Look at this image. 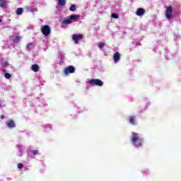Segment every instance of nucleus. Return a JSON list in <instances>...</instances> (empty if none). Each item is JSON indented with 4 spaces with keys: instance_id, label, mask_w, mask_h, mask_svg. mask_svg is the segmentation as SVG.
<instances>
[{
    "instance_id": "1",
    "label": "nucleus",
    "mask_w": 181,
    "mask_h": 181,
    "mask_svg": "<svg viewBox=\"0 0 181 181\" xmlns=\"http://www.w3.org/2000/svg\"><path fill=\"white\" fill-rule=\"evenodd\" d=\"M131 141L136 148H139L142 144V139L139 137L138 133H132Z\"/></svg>"
},
{
    "instance_id": "2",
    "label": "nucleus",
    "mask_w": 181,
    "mask_h": 181,
    "mask_svg": "<svg viewBox=\"0 0 181 181\" xmlns=\"http://www.w3.org/2000/svg\"><path fill=\"white\" fill-rule=\"evenodd\" d=\"M80 18V15H71L70 16L69 19H65L63 21L64 25H70L71 23H73V20L74 19H78Z\"/></svg>"
},
{
    "instance_id": "3",
    "label": "nucleus",
    "mask_w": 181,
    "mask_h": 181,
    "mask_svg": "<svg viewBox=\"0 0 181 181\" xmlns=\"http://www.w3.org/2000/svg\"><path fill=\"white\" fill-rule=\"evenodd\" d=\"M88 83L90 86H98V87H103L104 83L100 79H90Z\"/></svg>"
},
{
    "instance_id": "4",
    "label": "nucleus",
    "mask_w": 181,
    "mask_h": 181,
    "mask_svg": "<svg viewBox=\"0 0 181 181\" xmlns=\"http://www.w3.org/2000/svg\"><path fill=\"white\" fill-rule=\"evenodd\" d=\"M41 32L42 35H44V36H49V35H50L52 32L50 26H49L48 25L42 26V28H41Z\"/></svg>"
},
{
    "instance_id": "5",
    "label": "nucleus",
    "mask_w": 181,
    "mask_h": 181,
    "mask_svg": "<svg viewBox=\"0 0 181 181\" xmlns=\"http://www.w3.org/2000/svg\"><path fill=\"white\" fill-rule=\"evenodd\" d=\"M76 71V68L73 66H69L66 67L64 70V74L66 76H69V74H72L73 73H75Z\"/></svg>"
},
{
    "instance_id": "6",
    "label": "nucleus",
    "mask_w": 181,
    "mask_h": 181,
    "mask_svg": "<svg viewBox=\"0 0 181 181\" xmlns=\"http://www.w3.org/2000/svg\"><path fill=\"white\" fill-rule=\"evenodd\" d=\"M83 37H84V36L81 34H74L72 35V40H74L75 45H77L78 43V40H83Z\"/></svg>"
},
{
    "instance_id": "7",
    "label": "nucleus",
    "mask_w": 181,
    "mask_h": 181,
    "mask_svg": "<svg viewBox=\"0 0 181 181\" xmlns=\"http://www.w3.org/2000/svg\"><path fill=\"white\" fill-rule=\"evenodd\" d=\"M172 13H173V8H172V6L166 7L165 17L167 18V19L172 18Z\"/></svg>"
},
{
    "instance_id": "8",
    "label": "nucleus",
    "mask_w": 181,
    "mask_h": 181,
    "mask_svg": "<svg viewBox=\"0 0 181 181\" xmlns=\"http://www.w3.org/2000/svg\"><path fill=\"white\" fill-rule=\"evenodd\" d=\"M145 13H146V10H145V8H137L136 11V14L137 15V16H144Z\"/></svg>"
},
{
    "instance_id": "9",
    "label": "nucleus",
    "mask_w": 181,
    "mask_h": 181,
    "mask_svg": "<svg viewBox=\"0 0 181 181\" xmlns=\"http://www.w3.org/2000/svg\"><path fill=\"white\" fill-rule=\"evenodd\" d=\"M119 59H121V56L119 55V52H115L113 55V60L115 63H118L119 62Z\"/></svg>"
},
{
    "instance_id": "10",
    "label": "nucleus",
    "mask_w": 181,
    "mask_h": 181,
    "mask_svg": "<svg viewBox=\"0 0 181 181\" xmlns=\"http://www.w3.org/2000/svg\"><path fill=\"white\" fill-rule=\"evenodd\" d=\"M6 126L8 128H16V125L15 124V122L13 119H10L8 122H7Z\"/></svg>"
},
{
    "instance_id": "11",
    "label": "nucleus",
    "mask_w": 181,
    "mask_h": 181,
    "mask_svg": "<svg viewBox=\"0 0 181 181\" xmlns=\"http://www.w3.org/2000/svg\"><path fill=\"white\" fill-rule=\"evenodd\" d=\"M129 122L132 125H136V119L135 118V116H130Z\"/></svg>"
},
{
    "instance_id": "12",
    "label": "nucleus",
    "mask_w": 181,
    "mask_h": 181,
    "mask_svg": "<svg viewBox=\"0 0 181 181\" xmlns=\"http://www.w3.org/2000/svg\"><path fill=\"white\" fill-rule=\"evenodd\" d=\"M40 67H39V65L35 64H33L32 66H31V70L33 71H34L35 73H37V71H39L40 70Z\"/></svg>"
},
{
    "instance_id": "13",
    "label": "nucleus",
    "mask_w": 181,
    "mask_h": 181,
    "mask_svg": "<svg viewBox=\"0 0 181 181\" xmlns=\"http://www.w3.org/2000/svg\"><path fill=\"white\" fill-rule=\"evenodd\" d=\"M16 15H22L23 13V8H18L16 11Z\"/></svg>"
},
{
    "instance_id": "14",
    "label": "nucleus",
    "mask_w": 181,
    "mask_h": 181,
    "mask_svg": "<svg viewBox=\"0 0 181 181\" xmlns=\"http://www.w3.org/2000/svg\"><path fill=\"white\" fill-rule=\"evenodd\" d=\"M0 6L1 8H5L6 6V1L5 0H0Z\"/></svg>"
},
{
    "instance_id": "15",
    "label": "nucleus",
    "mask_w": 181,
    "mask_h": 181,
    "mask_svg": "<svg viewBox=\"0 0 181 181\" xmlns=\"http://www.w3.org/2000/svg\"><path fill=\"white\" fill-rule=\"evenodd\" d=\"M58 5L61 6L66 5V0H58Z\"/></svg>"
},
{
    "instance_id": "16",
    "label": "nucleus",
    "mask_w": 181,
    "mask_h": 181,
    "mask_svg": "<svg viewBox=\"0 0 181 181\" xmlns=\"http://www.w3.org/2000/svg\"><path fill=\"white\" fill-rule=\"evenodd\" d=\"M33 48V44L28 43L27 44V50H31Z\"/></svg>"
},
{
    "instance_id": "17",
    "label": "nucleus",
    "mask_w": 181,
    "mask_h": 181,
    "mask_svg": "<svg viewBox=\"0 0 181 181\" xmlns=\"http://www.w3.org/2000/svg\"><path fill=\"white\" fill-rule=\"evenodd\" d=\"M76 5H71L69 8V11L71 12H74L76 11Z\"/></svg>"
},
{
    "instance_id": "18",
    "label": "nucleus",
    "mask_w": 181,
    "mask_h": 181,
    "mask_svg": "<svg viewBox=\"0 0 181 181\" xmlns=\"http://www.w3.org/2000/svg\"><path fill=\"white\" fill-rule=\"evenodd\" d=\"M112 18H113L114 19H118V18H119V16H118V14H117L115 13H112Z\"/></svg>"
},
{
    "instance_id": "19",
    "label": "nucleus",
    "mask_w": 181,
    "mask_h": 181,
    "mask_svg": "<svg viewBox=\"0 0 181 181\" xmlns=\"http://www.w3.org/2000/svg\"><path fill=\"white\" fill-rule=\"evenodd\" d=\"M23 167H24L23 163H19L18 164V169H23Z\"/></svg>"
},
{
    "instance_id": "20",
    "label": "nucleus",
    "mask_w": 181,
    "mask_h": 181,
    "mask_svg": "<svg viewBox=\"0 0 181 181\" xmlns=\"http://www.w3.org/2000/svg\"><path fill=\"white\" fill-rule=\"evenodd\" d=\"M104 46H105V44L103 43V42H100L99 45H98V47H100V49H103V47H104Z\"/></svg>"
},
{
    "instance_id": "21",
    "label": "nucleus",
    "mask_w": 181,
    "mask_h": 181,
    "mask_svg": "<svg viewBox=\"0 0 181 181\" xmlns=\"http://www.w3.org/2000/svg\"><path fill=\"white\" fill-rule=\"evenodd\" d=\"M5 78H9L11 77V74L9 73H6L4 74Z\"/></svg>"
},
{
    "instance_id": "22",
    "label": "nucleus",
    "mask_w": 181,
    "mask_h": 181,
    "mask_svg": "<svg viewBox=\"0 0 181 181\" xmlns=\"http://www.w3.org/2000/svg\"><path fill=\"white\" fill-rule=\"evenodd\" d=\"M31 153H33V155H37V150H33L31 151Z\"/></svg>"
},
{
    "instance_id": "23",
    "label": "nucleus",
    "mask_w": 181,
    "mask_h": 181,
    "mask_svg": "<svg viewBox=\"0 0 181 181\" xmlns=\"http://www.w3.org/2000/svg\"><path fill=\"white\" fill-rule=\"evenodd\" d=\"M15 39H16V40H21V37H19V36H16V37H15Z\"/></svg>"
},
{
    "instance_id": "24",
    "label": "nucleus",
    "mask_w": 181,
    "mask_h": 181,
    "mask_svg": "<svg viewBox=\"0 0 181 181\" xmlns=\"http://www.w3.org/2000/svg\"><path fill=\"white\" fill-rule=\"evenodd\" d=\"M0 118H1V119H4V118H5V116L4 115H1Z\"/></svg>"
},
{
    "instance_id": "25",
    "label": "nucleus",
    "mask_w": 181,
    "mask_h": 181,
    "mask_svg": "<svg viewBox=\"0 0 181 181\" xmlns=\"http://www.w3.org/2000/svg\"><path fill=\"white\" fill-rule=\"evenodd\" d=\"M2 72H3V73H6V69H3V70H2Z\"/></svg>"
},
{
    "instance_id": "26",
    "label": "nucleus",
    "mask_w": 181,
    "mask_h": 181,
    "mask_svg": "<svg viewBox=\"0 0 181 181\" xmlns=\"http://www.w3.org/2000/svg\"><path fill=\"white\" fill-rule=\"evenodd\" d=\"M1 104H2V100H0V105H1Z\"/></svg>"
},
{
    "instance_id": "27",
    "label": "nucleus",
    "mask_w": 181,
    "mask_h": 181,
    "mask_svg": "<svg viewBox=\"0 0 181 181\" xmlns=\"http://www.w3.org/2000/svg\"><path fill=\"white\" fill-rule=\"evenodd\" d=\"M0 22H2V20L0 18Z\"/></svg>"
}]
</instances>
